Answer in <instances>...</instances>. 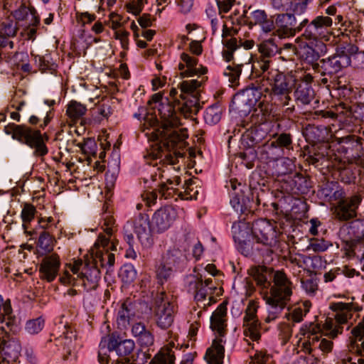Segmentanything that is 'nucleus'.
<instances>
[{
  "label": "nucleus",
  "mask_w": 364,
  "mask_h": 364,
  "mask_svg": "<svg viewBox=\"0 0 364 364\" xmlns=\"http://www.w3.org/2000/svg\"><path fill=\"white\" fill-rule=\"evenodd\" d=\"M292 294V283L281 271L275 272L274 284L264 299L267 304V316L264 318L269 323L277 318L290 301Z\"/></svg>",
  "instance_id": "f257e3e1"
},
{
  "label": "nucleus",
  "mask_w": 364,
  "mask_h": 364,
  "mask_svg": "<svg viewBox=\"0 0 364 364\" xmlns=\"http://www.w3.org/2000/svg\"><path fill=\"white\" fill-rule=\"evenodd\" d=\"M6 134L11 135L14 139L33 149L35 156L43 157L48 152L45 141L48 139L46 134H42L39 129H33L25 124H9L4 127Z\"/></svg>",
  "instance_id": "f03ea898"
},
{
  "label": "nucleus",
  "mask_w": 364,
  "mask_h": 364,
  "mask_svg": "<svg viewBox=\"0 0 364 364\" xmlns=\"http://www.w3.org/2000/svg\"><path fill=\"white\" fill-rule=\"evenodd\" d=\"M273 77L271 92L272 100L278 106L286 107V112L292 113L294 105L291 103L290 93L292 90L294 80L291 77L279 72H277Z\"/></svg>",
  "instance_id": "7ed1b4c3"
},
{
  "label": "nucleus",
  "mask_w": 364,
  "mask_h": 364,
  "mask_svg": "<svg viewBox=\"0 0 364 364\" xmlns=\"http://www.w3.org/2000/svg\"><path fill=\"white\" fill-rule=\"evenodd\" d=\"M333 20L329 16H318L306 26L302 36L307 40L314 41L321 53H326V45L321 40L328 41L327 30L332 26Z\"/></svg>",
  "instance_id": "20e7f679"
},
{
  "label": "nucleus",
  "mask_w": 364,
  "mask_h": 364,
  "mask_svg": "<svg viewBox=\"0 0 364 364\" xmlns=\"http://www.w3.org/2000/svg\"><path fill=\"white\" fill-rule=\"evenodd\" d=\"M154 318L158 327L167 329L174 320V306L164 292H160L155 299Z\"/></svg>",
  "instance_id": "39448f33"
},
{
  "label": "nucleus",
  "mask_w": 364,
  "mask_h": 364,
  "mask_svg": "<svg viewBox=\"0 0 364 364\" xmlns=\"http://www.w3.org/2000/svg\"><path fill=\"white\" fill-rule=\"evenodd\" d=\"M331 309L336 311L335 320L328 318L326 320L324 328L328 331L331 338H336L342 333L341 325L346 323L348 318L352 316L353 304L350 303L338 302L331 306Z\"/></svg>",
  "instance_id": "423d86ee"
},
{
  "label": "nucleus",
  "mask_w": 364,
  "mask_h": 364,
  "mask_svg": "<svg viewBox=\"0 0 364 364\" xmlns=\"http://www.w3.org/2000/svg\"><path fill=\"white\" fill-rule=\"evenodd\" d=\"M350 57L344 50H337L333 55L321 60V75L324 77L335 79V75L350 65Z\"/></svg>",
  "instance_id": "0eeeda50"
},
{
  "label": "nucleus",
  "mask_w": 364,
  "mask_h": 364,
  "mask_svg": "<svg viewBox=\"0 0 364 364\" xmlns=\"http://www.w3.org/2000/svg\"><path fill=\"white\" fill-rule=\"evenodd\" d=\"M309 20L304 18L297 26L294 14H279L276 16L275 26L276 33L280 38L294 36L296 33L300 32L306 26Z\"/></svg>",
  "instance_id": "6e6552de"
},
{
  "label": "nucleus",
  "mask_w": 364,
  "mask_h": 364,
  "mask_svg": "<svg viewBox=\"0 0 364 364\" xmlns=\"http://www.w3.org/2000/svg\"><path fill=\"white\" fill-rule=\"evenodd\" d=\"M6 336L0 338V363L16 362L21 353V346L19 341L14 338H9L7 328L2 326L0 328Z\"/></svg>",
  "instance_id": "1a4fd4ad"
},
{
  "label": "nucleus",
  "mask_w": 364,
  "mask_h": 364,
  "mask_svg": "<svg viewBox=\"0 0 364 364\" xmlns=\"http://www.w3.org/2000/svg\"><path fill=\"white\" fill-rule=\"evenodd\" d=\"M260 56L253 60L252 69L257 74L264 73L269 68L270 58L277 52V46L272 40H268L262 43L259 46Z\"/></svg>",
  "instance_id": "9d476101"
},
{
  "label": "nucleus",
  "mask_w": 364,
  "mask_h": 364,
  "mask_svg": "<svg viewBox=\"0 0 364 364\" xmlns=\"http://www.w3.org/2000/svg\"><path fill=\"white\" fill-rule=\"evenodd\" d=\"M102 348H107L109 351L115 350L119 356L129 355L135 348V343L131 339L122 340L119 336L111 334L104 336L100 343Z\"/></svg>",
  "instance_id": "9b49d317"
},
{
  "label": "nucleus",
  "mask_w": 364,
  "mask_h": 364,
  "mask_svg": "<svg viewBox=\"0 0 364 364\" xmlns=\"http://www.w3.org/2000/svg\"><path fill=\"white\" fill-rule=\"evenodd\" d=\"M178 250H172L163 255L156 270L157 278L161 284L166 282L172 275L173 267L178 262Z\"/></svg>",
  "instance_id": "f8f14e48"
},
{
  "label": "nucleus",
  "mask_w": 364,
  "mask_h": 364,
  "mask_svg": "<svg viewBox=\"0 0 364 364\" xmlns=\"http://www.w3.org/2000/svg\"><path fill=\"white\" fill-rule=\"evenodd\" d=\"M257 101L252 91H243L234 95L231 102V108L241 116H245L250 112Z\"/></svg>",
  "instance_id": "ddd939ff"
},
{
  "label": "nucleus",
  "mask_w": 364,
  "mask_h": 364,
  "mask_svg": "<svg viewBox=\"0 0 364 364\" xmlns=\"http://www.w3.org/2000/svg\"><path fill=\"white\" fill-rule=\"evenodd\" d=\"M0 321L1 323H4V326H6L9 332H11L13 334L17 333L20 330L19 321L13 314L10 299H4L1 294Z\"/></svg>",
  "instance_id": "4468645a"
},
{
  "label": "nucleus",
  "mask_w": 364,
  "mask_h": 364,
  "mask_svg": "<svg viewBox=\"0 0 364 364\" xmlns=\"http://www.w3.org/2000/svg\"><path fill=\"white\" fill-rule=\"evenodd\" d=\"M78 278L82 280V286L86 291L95 290L100 279L99 267L94 263L88 262L85 259V264L82 267L80 274H78Z\"/></svg>",
  "instance_id": "2eb2a0df"
},
{
  "label": "nucleus",
  "mask_w": 364,
  "mask_h": 364,
  "mask_svg": "<svg viewBox=\"0 0 364 364\" xmlns=\"http://www.w3.org/2000/svg\"><path fill=\"white\" fill-rule=\"evenodd\" d=\"M176 217V210L171 206H165L154 213L151 220L152 226L158 232L165 231L171 226Z\"/></svg>",
  "instance_id": "dca6fc26"
},
{
  "label": "nucleus",
  "mask_w": 364,
  "mask_h": 364,
  "mask_svg": "<svg viewBox=\"0 0 364 364\" xmlns=\"http://www.w3.org/2000/svg\"><path fill=\"white\" fill-rule=\"evenodd\" d=\"M176 126L161 125L156 129L157 136L161 142L168 150L173 149L179 142L183 141L186 136L183 133H178L174 129Z\"/></svg>",
  "instance_id": "f3484780"
},
{
  "label": "nucleus",
  "mask_w": 364,
  "mask_h": 364,
  "mask_svg": "<svg viewBox=\"0 0 364 364\" xmlns=\"http://www.w3.org/2000/svg\"><path fill=\"white\" fill-rule=\"evenodd\" d=\"M226 187L233 191L232 193V198L230 200V204L237 213H245L246 211L249 210V203L250 200L248 198H245L242 195L243 191L242 188L237 191L238 187L244 188L245 186L237 182L236 179H230Z\"/></svg>",
  "instance_id": "a211bd4d"
},
{
  "label": "nucleus",
  "mask_w": 364,
  "mask_h": 364,
  "mask_svg": "<svg viewBox=\"0 0 364 364\" xmlns=\"http://www.w3.org/2000/svg\"><path fill=\"white\" fill-rule=\"evenodd\" d=\"M251 232L257 242L264 245H270L275 237L273 227L264 220L255 221L252 224Z\"/></svg>",
  "instance_id": "6ab92c4d"
},
{
  "label": "nucleus",
  "mask_w": 364,
  "mask_h": 364,
  "mask_svg": "<svg viewBox=\"0 0 364 364\" xmlns=\"http://www.w3.org/2000/svg\"><path fill=\"white\" fill-rule=\"evenodd\" d=\"M60 262L58 255H52L42 259L39 271L41 278L48 282L53 281L58 272Z\"/></svg>",
  "instance_id": "aec40b11"
},
{
  "label": "nucleus",
  "mask_w": 364,
  "mask_h": 364,
  "mask_svg": "<svg viewBox=\"0 0 364 364\" xmlns=\"http://www.w3.org/2000/svg\"><path fill=\"white\" fill-rule=\"evenodd\" d=\"M351 333L356 338L361 337L358 341H353L350 344L349 350L360 356L358 364H364V316L362 321L353 328Z\"/></svg>",
  "instance_id": "412c9836"
},
{
  "label": "nucleus",
  "mask_w": 364,
  "mask_h": 364,
  "mask_svg": "<svg viewBox=\"0 0 364 364\" xmlns=\"http://www.w3.org/2000/svg\"><path fill=\"white\" fill-rule=\"evenodd\" d=\"M257 153L260 159L267 162L274 161L282 157L284 151L272 140L265 141L261 146H258Z\"/></svg>",
  "instance_id": "4be33fe9"
},
{
  "label": "nucleus",
  "mask_w": 364,
  "mask_h": 364,
  "mask_svg": "<svg viewBox=\"0 0 364 364\" xmlns=\"http://www.w3.org/2000/svg\"><path fill=\"white\" fill-rule=\"evenodd\" d=\"M226 315V304L223 302L218 306L210 318V328L213 331H216L220 337H223L225 334Z\"/></svg>",
  "instance_id": "5701e85b"
},
{
  "label": "nucleus",
  "mask_w": 364,
  "mask_h": 364,
  "mask_svg": "<svg viewBox=\"0 0 364 364\" xmlns=\"http://www.w3.org/2000/svg\"><path fill=\"white\" fill-rule=\"evenodd\" d=\"M176 109L177 105H172L168 99L160 103L158 111L162 119L161 125L177 126L179 124L176 116Z\"/></svg>",
  "instance_id": "b1692460"
},
{
  "label": "nucleus",
  "mask_w": 364,
  "mask_h": 364,
  "mask_svg": "<svg viewBox=\"0 0 364 364\" xmlns=\"http://www.w3.org/2000/svg\"><path fill=\"white\" fill-rule=\"evenodd\" d=\"M249 274L256 281L257 285L263 288H267L270 286V279L275 273L273 274L272 268L265 266H254L249 269Z\"/></svg>",
  "instance_id": "393cba45"
},
{
  "label": "nucleus",
  "mask_w": 364,
  "mask_h": 364,
  "mask_svg": "<svg viewBox=\"0 0 364 364\" xmlns=\"http://www.w3.org/2000/svg\"><path fill=\"white\" fill-rule=\"evenodd\" d=\"M225 343L222 338L213 340L211 346L208 348L205 358L209 364H223L225 355Z\"/></svg>",
  "instance_id": "a878e982"
},
{
  "label": "nucleus",
  "mask_w": 364,
  "mask_h": 364,
  "mask_svg": "<svg viewBox=\"0 0 364 364\" xmlns=\"http://www.w3.org/2000/svg\"><path fill=\"white\" fill-rule=\"evenodd\" d=\"M134 232L142 245L150 246L151 237L149 230V221L147 217L139 215L134 222Z\"/></svg>",
  "instance_id": "bb28decb"
},
{
  "label": "nucleus",
  "mask_w": 364,
  "mask_h": 364,
  "mask_svg": "<svg viewBox=\"0 0 364 364\" xmlns=\"http://www.w3.org/2000/svg\"><path fill=\"white\" fill-rule=\"evenodd\" d=\"M181 59L185 63L186 68V70L181 72L180 75L181 77H191L195 75H201L205 74L208 71L207 68L202 65H200V68H197L198 59L186 53H183L181 55Z\"/></svg>",
  "instance_id": "cd10ccee"
},
{
  "label": "nucleus",
  "mask_w": 364,
  "mask_h": 364,
  "mask_svg": "<svg viewBox=\"0 0 364 364\" xmlns=\"http://www.w3.org/2000/svg\"><path fill=\"white\" fill-rule=\"evenodd\" d=\"M268 136L267 132L260 126L252 127L245 132L242 136V141L248 147L261 146Z\"/></svg>",
  "instance_id": "c85d7f7f"
},
{
  "label": "nucleus",
  "mask_w": 364,
  "mask_h": 364,
  "mask_svg": "<svg viewBox=\"0 0 364 364\" xmlns=\"http://www.w3.org/2000/svg\"><path fill=\"white\" fill-rule=\"evenodd\" d=\"M190 286L193 288L195 292V299L199 303H202L203 308L210 304V301L213 299L212 296L208 298L209 301L205 303L206 297L208 294H213V290L215 289V287H210L207 288L204 286L203 282L200 279H196L193 282L190 283Z\"/></svg>",
  "instance_id": "c756f323"
},
{
  "label": "nucleus",
  "mask_w": 364,
  "mask_h": 364,
  "mask_svg": "<svg viewBox=\"0 0 364 364\" xmlns=\"http://www.w3.org/2000/svg\"><path fill=\"white\" fill-rule=\"evenodd\" d=\"M184 101L182 104L177 103V110H180L186 117L189 114H196L199 111V98L198 95H181Z\"/></svg>",
  "instance_id": "7c9ffc66"
},
{
  "label": "nucleus",
  "mask_w": 364,
  "mask_h": 364,
  "mask_svg": "<svg viewBox=\"0 0 364 364\" xmlns=\"http://www.w3.org/2000/svg\"><path fill=\"white\" fill-rule=\"evenodd\" d=\"M296 101L302 105H309L314 98L315 94L308 82H298L294 92Z\"/></svg>",
  "instance_id": "2f4dec72"
},
{
  "label": "nucleus",
  "mask_w": 364,
  "mask_h": 364,
  "mask_svg": "<svg viewBox=\"0 0 364 364\" xmlns=\"http://www.w3.org/2000/svg\"><path fill=\"white\" fill-rule=\"evenodd\" d=\"M85 260L90 263H94L98 267H112L114 264L115 257L113 253L109 252L108 250L103 252L97 250L95 255L92 254L90 257H87Z\"/></svg>",
  "instance_id": "473e14b6"
},
{
  "label": "nucleus",
  "mask_w": 364,
  "mask_h": 364,
  "mask_svg": "<svg viewBox=\"0 0 364 364\" xmlns=\"http://www.w3.org/2000/svg\"><path fill=\"white\" fill-rule=\"evenodd\" d=\"M134 316V306L130 300H126L122 304L118 311L117 322L120 328H126L129 323L132 316Z\"/></svg>",
  "instance_id": "72a5a7b5"
},
{
  "label": "nucleus",
  "mask_w": 364,
  "mask_h": 364,
  "mask_svg": "<svg viewBox=\"0 0 364 364\" xmlns=\"http://www.w3.org/2000/svg\"><path fill=\"white\" fill-rule=\"evenodd\" d=\"M251 58L247 52H246V58L243 62H239L235 66H228L224 71V75L228 77V81L231 86H235L239 84V78L242 72L241 67L243 64H247L250 61Z\"/></svg>",
  "instance_id": "f704fd0d"
},
{
  "label": "nucleus",
  "mask_w": 364,
  "mask_h": 364,
  "mask_svg": "<svg viewBox=\"0 0 364 364\" xmlns=\"http://www.w3.org/2000/svg\"><path fill=\"white\" fill-rule=\"evenodd\" d=\"M334 213L336 218L341 221H347L356 216L355 207L350 206V203L344 200L340 201L338 205L335 207Z\"/></svg>",
  "instance_id": "c9c22d12"
},
{
  "label": "nucleus",
  "mask_w": 364,
  "mask_h": 364,
  "mask_svg": "<svg viewBox=\"0 0 364 364\" xmlns=\"http://www.w3.org/2000/svg\"><path fill=\"white\" fill-rule=\"evenodd\" d=\"M292 190L298 194H306L311 188L310 178L301 173H296L292 178Z\"/></svg>",
  "instance_id": "e433bc0d"
},
{
  "label": "nucleus",
  "mask_w": 364,
  "mask_h": 364,
  "mask_svg": "<svg viewBox=\"0 0 364 364\" xmlns=\"http://www.w3.org/2000/svg\"><path fill=\"white\" fill-rule=\"evenodd\" d=\"M175 353L171 348H163L151 359L149 364H175Z\"/></svg>",
  "instance_id": "4c0bfd02"
},
{
  "label": "nucleus",
  "mask_w": 364,
  "mask_h": 364,
  "mask_svg": "<svg viewBox=\"0 0 364 364\" xmlns=\"http://www.w3.org/2000/svg\"><path fill=\"white\" fill-rule=\"evenodd\" d=\"M243 333L245 337H249L253 341H257L261 338V323L257 322H243Z\"/></svg>",
  "instance_id": "58836bf2"
},
{
  "label": "nucleus",
  "mask_w": 364,
  "mask_h": 364,
  "mask_svg": "<svg viewBox=\"0 0 364 364\" xmlns=\"http://www.w3.org/2000/svg\"><path fill=\"white\" fill-rule=\"evenodd\" d=\"M338 174V178L345 183H351L355 180V174L350 165L340 164L337 168L335 174Z\"/></svg>",
  "instance_id": "ea45409f"
},
{
  "label": "nucleus",
  "mask_w": 364,
  "mask_h": 364,
  "mask_svg": "<svg viewBox=\"0 0 364 364\" xmlns=\"http://www.w3.org/2000/svg\"><path fill=\"white\" fill-rule=\"evenodd\" d=\"M221 108L218 105H213L208 107L204 114L205 123L210 125L215 124L221 119Z\"/></svg>",
  "instance_id": "a19ab883"
},
{
  "label": "nucleus",
  "mask_w": 364,
  "mask_h": 364,
  "mask_svg": "<svg viewBox=\"0 0 364 364\" xmlns=\"http://www.w3.org/2000/svg\"><path fill=\"white\" fill-rule=\"evenodd\" d=\"M274 143L277 147L280 148L283 151L284 149H293V138L291 134L282 132L281 134H275L274 136Z\"/></svg>",
  "instance_id": "79ce46f5"
},
{
  "label": "nucleus",
  "mask_w": 364,
  "mask_h": 364,
  "mask_svg": "<svg viewBox=\"0 0 364 364\" xmlns=\"http://www.w3.org/2000/svg\"><path fill=\"white\" fill-rule=\"evenodd\" d=\"M18 31V23L14 21H6L0 24V36L15 38Z\"/></svg>",
  "instance_id": "37998d69"
},
{
  "label": "nucleus",
  "mask_w": 364,
  "mask_h": 364,
  "mask_svg": "<svg viewBox=\"0 0 364 364\" xmlns=\"http://www.w3.org/2000/svg\"><path fill=\"white\" fill-rule=\"evenodd\" d=\"M202 82L198 80H184L180 85L181 95H198L197 89L200 87Z\"/></svg>",
  "instance_id": "c03bdc74"
},
{
  "label": "nucleus",
  "mask_w": 364,
  "mask_h": 364,
  "mask_svg": "<svg viewBox=\"0 0 364 364\" xmlns=\"http://www.w3.org/2000/svg\"><path fill=\"white\" fill-rule=\"evenodd\" d=\"M36 213V209L34 205L30 203H25L21 211V217L23 220V228L25 232H27L28 224L33 220Z\"/></svg>",
  "instance_id": "a18cd8bd"
},
{
  "label": "nucleus",
  "mask_w": 364,
  "mask_h": 364,
  "mask_svg": "<svg viewBox=\"0 0 364 364\" xmlns=\"http://www.w3.org/2000/svg\"><path fill=\"white\" fill-rule=\"evenodd\" d=\"M86 110V107L82 104L72 101L68 105L66 112L70 118L76 119L84 115Z\"/></svg>",
  "instance_id": "49530a36"
},
{
  "label": "nucleus",
  "mask_w": 364,
  "mask_h": 364,
  "mask_svg": "<svg viewBox=\"0 0 364 364\" xmlns=\"http://www.w3.org/2000/svg\"><path fill=\"white\" fill-rule=\"evenodd\" d=\"M234 238L240 242H245L250 233L247 224L242 223H234L232 225Z\"/></svg>",
  "instance_id": "de8ad7c7"
},
{
  "label": "nucleus",
  "mask_w": 364,
  "mask_h": 364,
  "mask_svg": "<svg viewBox=\"0 0 364 364\" xmlns=\"http://www.w3.org/2000/svg\"><path fill=\"white\" fill-rule=\"evenodd\" d=\"M104 212L102 213V219L103 221L102 228L104 231L108 235H111L113 232V228L115 223L113 216L111 213L107 211V206L103 205Z\"/></svg>",
  "instance_id": "09e8293b"
},
{
  "label": "nucleus",
  "mask_w": 364,
  "mask_h": 364,
  "mask_svg": "<svg viewBox=\"0 0 364 364\" xmlns=\"http://www.w3.org/2000/svg\"><path fill=\"white\" fill-rule=\"evenodd\" d=\"M321 82L323 84H326L327 82H330L333 87L338 90L346 89L348 85V78L346 76L340 74L335 75V79L323 77L322 78Z\"/></svg>",
  "instance_id": "8fccbe9b"
},
{
  "label": "nucleus",
  "mask_w": 364,
  "mask_h": 364,
  "mask_svg": "<svg viewBox=\"0 0 364 364\" xmlns=\"http://www.w3.org/2000/svg\"><path fill=\"white\" fill-rule=\"evenodd\" d=\"M38 247L46 252H50L53 248V239L52 236L47 232L43 231L38 239Z\"/></svg>",
  "instance_id": "3c124183"
},
{
  "label": "nucleus",
  "mask_w": 364,
  "mask_h": 364,
  "mask_svg": "<svg viewBox=\"0 0 364 364\" xmlns=\"http://www.w3.org/2000/svg\"><path fill=\"white\" fill-rule=\"evenodd\" d=\"M311 342L312 344H316V348L320 349L323 354L330 353L333 349V342L326 338L321 339L316 333H315V336Z\"/></svg>",
  "instance_id": "603ef678"
},
{
  "label": "nucleus",
  "mask_w": 364,
  "mask_h": 364,
  "mask_svg": "<svg viewBox=\"0 0 364 364\" xmlns=\"http://www.w3.org/2000/svg\"><path fill=\"white\" fill-rule=\"evenodd\" d=\"M63 339H65L64 346L67 348L66 353L63 355V360H68V356L72 355L73 348L75 347L76 336L72 331H67L64 333Z\"/></svg>",
  "instance_id": "864d4df0"
},
{
  "label": "nucleus",
  "mask_w": 364,
  "mask_h": 364,
  "mask_svg": "<svg viewBox=\"0 0 364 364\" xmlns=\"http://www.w3.org/2000/svg\"><path fill=\"white\" fill-rule=\"evenodd\" d=\"M259 306L255 301H250L245 310V315L243 318V322H257L259 321L257 316V309Z\"/></svg>",
  "instance_id": "5fc2aeb1"
},
{
  "label": "nucleus",
  "mask_w": 364,
  "mask_h": 364,
  "mask_svg": "<svg viewBox=\"0 0 364 364\" xmlns=\"http://www.w3.org/2000/svg\"><path fill=\"white\" fill-rule=\"evenodd\" d=\"M136 272L132 265H124L120 270L119 277L125 284L132 283L136 278Z\"/></svg>",
  "instance_id": "6e6d98bb"
},
{
  "label": "nucleus",
  "mask_w": 364,
  "mask_h": 364,
  "mask_svg": "<svg viewBox=\"0 0 364 364\" xmlns=\"http://www.w3.org/2000/svg\"><path fill=\"white\" fill-rule=\"evenodd\" d=\"M193 181L189 179L185 183V191L183 192H179L178 196L183 200H192L196 199L198 192L197 190H194L191 188Z\"/></svg>",
  "instance_id": "4d7b16f0"
},
{
  "label": "nucleus",
  "mask_w": 364,
  "mask_h": 364,
  "mask_svg": "<svg viewBox=\"0 0 364 364\" xmlns=\"http://www.w3.org/2000/svg\"><path fill=\"white\" fill-rule=\"evenodd\" d=\"M33 9L28 7L26 2H21L18 9L14 11V16L17 21H23L31 16Z\"/></svg>",
  "instance_id": "13d9d810"
},
{
  "label": "nucleus",
  "mask_w": 364,
  "mask_h": 364,
  "mask_svg": "<svg viewBox=\"0 0 364 364\" xmlns=\"http://www.w3.org/2000/svg\"><path fill=\"white\" fill-rule=\"evenodd\" d=\"M302 58L309 63H314L320 58L318 51L315 50L312 47H304L301 54Z\"/></svg>",
  "instance_id": "bf43d9fd"
},
{
  "label": "nucleus",
  "mask_w": 364,
  "mask_h": 364,
  "mask_svg": "<svg viewBox=\"0 0 364 364\" xmlns=\"http://www.w3.org/2000/svg\"><path fill=\"white\" fill-rule=\"evenodd\" d=\"M44 326L43 320L41 318L29 321L26 323V329L31 334L38 333L40 332Z\"/></svg>",
  "instance_id": "052dcab7"
},
{
  "label": "nucleus",
  "mask_w": 364,
  "mask_h": 364,
  "mask_svg": "<svg viewBox=\"0 0 364 364\" xmlns=\"http://www.w3.org/2000/svg\"><path fill=\"white\" fill-rule=\"evenodd\" d=\"M340 149H343L345 153L348 152V149H353L354 146H358V143L355 136H347L342 137L339 141Z\"/></svg>",
  "instance_id": "680f3d73"
},
{
  "label": "nucleus",
  "mask_w": 364,
  "mask_h": 364,
  "mask_svg": "<svg viewBox=\"0 0 364 364\" xmlns=\"http://www.w3.org/2000/svg\"><path fill=\"white\" fill-rule=\"evenodd\" d=\"M154 342V337L152 333L148 330L141 338H137V343L141 348H148L151 346Z\"/></svg>",
  "instance_id": "e2e57ef3"
},
{
  "label": "nucleus",
  "mask_w": 364,
  "mask_h": 364,
  "mask_svg": "<svg viewBox=\"0 0 364 364\" xmlns=\"http://www.w3.org/2000/svg\"><path fill=\"white\" fill-rule=\"evenodd\" d=\"M141 355L143 358L141 359V362L139 361V364H142L144 361L147 360L150 357V355L147 354L146 352H143L142 350H139L137 353V358L134 359V355L132 356V362H131V359L129 358H121L120 360H118L116 361L114 364H137L134 363V361L138 362V358L139 355Z\"/></svg>",
  "instance_id": "0e129e2a"
},
{
  "label": "nucleus",
  "mask_w": 364,
  "mask_h": 364,
  "mask_svg": "<svg viewBox=\"0 0 364 364\" xmlns=\"http://www.w3.org/2000/svg\"><path fill=\"white\" fill-rule=\"evenodd\" d=\"M310 247L315 252H323L328 247V243L324 240L314 238L310 241Z\"/></svg>",
  "instance_id": "69168bd1"
},
{
  "label": "nucleus",
  "mask_w": 364,
  "mask_h": 364,
  "mask_svg": "<svg viewBox=\"0 0 364 364\" xmlns=\"http://www.w3.org/2000/svg\"><path fill=\"white\" fill-rule=\"evenodd\" d=\"M250 364H266L269 355L262 351L256 350L255 353L250 357Z\"/></svg>",
  "instance_id": "338daca9"
},
{
  "label": "nucleus",
  "mask_w": 364,
  "mask_h": 364,
  "mask_svg": "<svg viewBox=\"0 0 364 364\" xmlns=\"http://www.w3.org/2000/svg\"><path fill=\"white\" fill-rule=\"evenodd\" d=\"M147 331L148 329L142 322L135 323L132 326V333L137 338H141Z\"/></svg>",
  "instance_id": "774afa93"
}]
</instances>
